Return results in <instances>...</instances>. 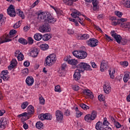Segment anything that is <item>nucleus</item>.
I'll return each instance as SVG.
<instances>
[{
	"label": "nucleus",
	"instance_id": "obj_1",
	"mask_svg": "<svg viewBox=\"0 0 130 130\" xmlns=\"http://www.w3.org/2000/svg\"><path fill=\"white\" fill-rule=\"evenodd\" d=\"M38 20H39L41 23L45 22L42 25H41L39 27V30L42 33L50 31V26L49 24H54L56 22L55 18H54L50 13L47 12H41L38 14ZM48 23L49 24H48Z\"/></svg>",
	"mask_w": 130,
	"mask_h": 130
},
{
	"label": "nucleus",
	"instance_id": "obj_2",
	"mask_svg": "<svg viewBox=\"0 0 130 130\" xmlns=\"http://www.w3.org/2000/svg\"><path fill=\"white\" fill-rule=\"evenodd\" d=\"M7 13L10 17H16V14H17V15H18V16L22 19H24L25 18V15H24L23 11H21L20 9H16V11L15 10V7L13 5H10L8 8Z\"/></svg>",
	"mask_w": 130,
	"mask_h": 130
},
{
	"label": "nucleus",
	"instance_id": "obj_3",
	"mask_svg": "<svg viewBox=\"0 0 130 130\" xmlns=\"http://www.w3.org/2000/svg\"><path fill=\"white\" fill-rule=\"evenodd\" d=\"M56 61V55L55 54H51L48 56L45 59V62L44 64L45 67H50L54 64Z\"/></svg>",
	"mask_w": 130,
	"mask_h": 130
},
{
	"label": "nucleus",
	"instance_id": "obj_4",
	"mask_svg": "<svg viewBox=\"0 0 130 130\" xmlns=\"http://www.w3.org/2000/svg\"><path fill=\"white\" fill-rule=\"evenodd\" d=\"M72 53L74 56H75V57H77V58H79V59H84L86 58L88 55V53L83 50L74 51Z\"/></svg>",
	"mask_w": 130,
	"mask_h": 130
},
{
	"label": "nucleus",
	"instance_id": "obj_5",
	"mask_svg": "<svg viewBox=\"0 0 130 130\" xmlns=\"http://www.w3.org/2000/svg\"><path fill=\"white\" fill-rule=\"evenodd\" d=\"M77 69L78 70H82L83 72L85 70L92 71V69H91V66H90L88 63L83 62H81L77 65Z\"/></svg>",
	"mask_w": 130,
	"mask_h": 130
},
{
	"label": "nucleus",
	"instance_id": "obj_6",
	"mask_svg": "<svg viewBox=\"0 0 130 130\" xmlns=\"http://www.w3.org/2000/svg\"><path fill=\"white\" fill-rule=\"evenodd\" d=\"M127 21V19L121 18L118 20V24H120L122 28H128L130 29V22H125Z\"/></svg>",
	"mask_w": 130,
	"mask_h": 130
},
{
	"label": "nucleus",
	"instance_id": "obj_7",
	"mask_svg": "<svg viewBox=\"0 0 130 130\" xmlns=\"http://www.w3.org/2000/svg\"><path fill=\"white\" fill-rule=\"evenodd\" d=\"M71 16L72 18L76 19L77 20H78V21H81V16H82V14L79 11L76 9H73L72 10V13H71Z\"/></svg>",
	"mask_w": 130,
	"mask_h": 130
},
{
	"label": "nucleus",
	"instance_id": "obj_8",
	"mask_svg": "<svg viewBox=\"0 0 130 130\" xmlns=\"http://www.w3.org/2000/svg\"><path fill=\"white\" fill-rule=\"evenodd\" d=\"M99 42L98 40L94 38L90 39L86 41V44L90 47H96L98 45Z\"/></svg>",
	"mask_w": 130,
	"mask_h": 130
},
{
	"label": "nucleus",
	"instance_id": "obj_9",
	"mask_svg": "<svg viewBox=\"0 0 130 130\" xmlns=\"http://www.w3.org/2000/svg\"><path fill=\"white\" fill-rule=\"evenodd\" d=\"M39 119L40 120H45V119H47L49 120H51V118H52V116L49 113L45 114H41L38 116Z\"/></svg>",
	"mask_w": 130,
	"mask_h": 130
},
{
	"label": "nucleus",
	"instance_id": "obj_10",
	"mask_svg": "<svg viewBox=\"0 0 130 130\" xmlns=\"http://www.w3.org/2000/svg\"><path fill=\"white\" fill-rule=\"evenodd\" d=\"M85 2H86V3L92 2L93 11L99 10V5H98L99 4V1L98 0H85Z\"/></svg>",
	"mask_w": 130,
	"mask_h": 130
},
{
	"label": "nucleus",
	"instance_id": "obj_11",
	"mask_svg": "<svg viewBox=\"0 0 130 130\" xmlns=\"http://www.w3.org/2000/svg\"><path fill=\"white\" fill-rule=\"evenodd\" d=\"M81 73H83L82 70L77 69L75 71L73 76L75 81H79L81 79Z\"/></svg>",
	"mask_w": 130,
	"mask_h": 130
},
{
	"label": "nucleus",
	"instance_id": "obj_12",
	"mask_svg": "<svg viewBox=\"0 0 130 130\" xmlns=\"http://www.w3.org/2000/svg\"><path fill=\"white\" fill-rule=\"evenodd\" d=\"M55 116L57 121H61L63 119V113L59 110L55 112Z\"/></svg>",
	"mask_w": 130,
	"mask_h": 130
},
{
	"label": "nucleus",
	"instance_id": "obj_13",
	"mask_svg": "<svg viewBox=\"0 0 130 130\" xmlns=\"http://www.w3.org/2000/svg\"><path fill=\"white\" fill-rule=\"evenodd\" d=\"M25 83L27 86H32L34 84V78L31 76H28L25 80Z\"/></svg>",
	"mask_w": 130,
	"mask_h": 130
},
{
	"label": "nucleus",
	"instance_id": "obj_14",
	"mask_svg": "<svg viewBox=\"0 0 130 130\" xmlns=\"http://www.w3.org/2000/svg\"><path fill=\"white\" fill-rule=\"evenodd\" d=\"M8 123V120L7 119L3 118L0 120V127L1 128H5L7 124Z\"/></svg>",
	"mask_w": 130,
	"mask_h": 130
},
{
	"label": "nucleus",
	"instance_id": "obj_15",
	"mask_svg": "<svg viewBox=\"0 0 130 130\" xmlns=\"http://www.w3.org/2000/svg\"><path fill=\"white\" fill-rule=\"evenodd\" d=\"M30 55L32 57H37L38 55V49L37 48H32L30 49Z\"/></svg>",
	"mask_w": 130,
	"mask_h": 130
},
{
	"label": "nucleus",
	"instance_id": "obj_16",
	"mask_svg": "<svg viewBox=\"0 0 130 130\" xmlns=\"http://www.w3.org/2000/svg\"><path fill=\"white\" fill-rule=\"evenodd\" d=\"M104 91L106 94H109L111 92V87L107 83H105L104 85Z\"/></svg>",
	"mask_w": 130,
	"mask_h": 130
},
{
	"label": "nucleus",
	"instance_id": "obj_17",
	"mask_svg": "<svg viewBox=\"0 0 130 130\" xmlns=\"http://www.w3.org/2000/svg\"><path fill=\"white\" fill-rule=\"evenodd\" d=\"M108 69V64H107V62L106 61L104 60L101 63V72H104V70H107Z\"/></svg>",
	"mask_w": 130,
	"mask_h": 130
},
{
	"label": "nucleus",
	"instance_id": "obj_18",
	"mask_svg": "<svg viewBox=\"0 0 130 130\" xmlns=\"http://www.w3.org/2000/svg\"><path fill=\"white\" fill-rule=\"evenodd\" d=\"M104 125L101 122L99 121L95 124V128L97 130H103L104 129Z\"/></svg>",
	"mask_w": 130,
	"mask_h": 130
},
{
	"label": "nucleus",
	"instance_id": "obj_19",
	"mask_svg": "<svg viewBox=\"0 0 130 130\" xmlns=\"http://www.w3.org/2000/svg\"><path fill=\"white\" fill-rule=\"evenodd\" d=\"M27 114L28 116H29V115H31V114H33V113H34V107L31 105L29 106L27 108Z\"/></svg>",
	"mask_w": 130,
	"mask_h": 130
},
{
	"label": "nucleus",
	"instance_id": "obj_20",
	"mask_svg": "<svg viewBox=\"0 0 130 130\" xmlns=\"http://www.w3.org/2000/svg\"><path fill=\"white\" fill-rule=\"evenodd\" d=\"M64 60H66V61H68V63L69 64H71L72 66H76L77 63H78V60L75 59H68L64 58Z\"/></svg>",
	"mask_w": 130,
	"mask_h": 130
},
{
	"label": "nucleus",
	"instance_id": "obj_21",
	"mask_svg": "<svg viewBox=\"0 0 130 130\" xmlns=\"http://www.w3.org/2000/svg\"><path fill=\"white\" fill-rule=\"evenodd\" d=\"M84 119L85 121H87V122H92L93 121V118L91 117V114H86L84 117Z\"/></svg>",
	"mask_w": 130,
	"mask_h": 130
},
{
	"label": "nucleus",
	"instance_id": "obj_22",
	"mask_svg": "<svg viewBox=\"0 0 130 130\" xmlns=\"http://www.w3.org/2000/svg\"><path fill=\"white\" fill-rule=\"evenodd\" d=\"M90 36H89L88 34H85L83 35H80L78 37V39H80L81 40H87V39H88L89 38Z\"/></svg>",
	"mask_w": 130,
	"mask_h": 130
},
{
	"label": "nucleus",
	"instance_id": "obj_23",
	"mask_svg": "<svg viewBox=\"0 0 130 130\" xmlns=\"http://www.w3.org/2000/svg\"><path fill=\"white\" fill-rule=\"evenodd\" d=\"M43 39V36L42 34L39 33H37L34 36V39L37 40V41H39Z\"/></svg>",
	"mask_w": 130,
	"mask_h": 130
},
{
	"label": "nucleus",
	"instance_id": "obj_24",
	"mask_svg": "<svg viewBox=\"0 0 130 130\" xmlns=\"http://www.w3.org/2000/svg\"><path fill=\"white\" fill-rule=\"evenodd\" d=\"M11 40L12 39H7V37L4 36L1 38V41H0V44H2V43H5L6 42H10V41H11Z\"/></svg>",
	"mask_w": 130,
	"mask_h": 130
},
{
	"label": "nucleus",
	"instance_id": "obj_25",
	"mask_svg": "<svg viewBox=\"0 0 130 130\" xmlns=\"http://www.w3.org/2000/svg\"><path fill=\"white\" fill-rule=\"evenodd\" d=\"M36 126L38 129H43V123L41 121H38L36 124Z\"/></svg>",
	"mask_w": 130,
	"mask_h": 130
},
{
	"label": "nucleus",
	"instance_id": "obj_26",
	"mask_svg": "<svg viewBox=\"0 0 130 130\" xmlns=\"http://www.w3.org/2000/svg\"><path fill=\"white\" fill-rule=\"evenodd\" d=\"M113 38L115 39V41L117 43L119 44L121 42V40L122 39V37L120 35H119L118 34L116 36L114 37Z\"/></svg>",
	"mask_w": 130,
	"mask_h": 130
},
{
	"label": "nucleus",
	"instance_id": "obj_27",
	"mask_svg": "<svg viewBox=\"0 0 130 130\" xmlns=\"http://www.w3.org/2000/svg\"><path fill=\"white\" fill-rule=\"evenodd\" d=\"M122 4L123 5H124V6L126 8H130V0L126 1L125 0H123L122 1Z\"/></svg>",
	"mask_w": 130,
	"mask_h": 130
},
{
	"label": "nucleus",
	"instance_id": "obj_28",
	"mask_svg": "<svg viewBox=\"0 0 130 130\" xmlns=\"http://www.w3.org/2000/svg\"><path fill=\"white\" fill-rule=\"evenodd\" d=\"M51 38V35L49 34H45L43 36V40L44 41H48Z\"/></svg>",
	"mask_w": 130,
	"mask_h": 130
},
{
	"label": "nucleus",
	"instance_id": "obj_29",
	"mask_svg": "<svg viewBox=\"0 0 130 130\" xmlns=\"http://www.w3.org/2000/svg\"><path fill=\"white\" fill-rule=\"evenodd\" d=\"M18 42H19V43H21V44H23V45H25L28 44V42H27V40L22 38H20L19 39Z\"/></svg>",
	"mask_w": 130,
	"mask_h": 130
},
{
	"label": "nucleus",
	"instance_id": "obj_30",
	"mask_svg": "<svg viewBox=\"0 0 130 130\" xmlns=\"http://www.w3.org/2000/svg\"><path fill=\"white\" fill-rule=\"evenodd\" d=\"M40 47L41 49H42V50H47V49H48V48H49V46L48 44H42Z\"/></svg>",
	"mask_w": 130,
	"mask_h": 130
},
{
	"label": "nucleus",
	"instance_id": "obj_31",
	"mask_svg": "<svg viewBox=\"0 0 130 130\" xmlns=\"http://www.w3.org/2000/svg\"><path fill=\"white\" fill-rule=\"evenodd\" d=\"M90 116L91 117V118H92V120H94V119L97 117V112L94 110L92 111L91 112V114H90Z\"/></svg>",
	"mask_w": 130,
	"mask_h": 130
},
{
	"label": "nucleus",
	"instance_id": "obj_32",
	"mask_svg": "<svg viewBox=\"0 0 130 130\" xmlns=\"http://www.w3.org/2000/svg\"><path fill=\"white\" fill-rule=\"evenodd\" d=\"M79 106L80 107L82 108V109H84V110H87L90 108L89 106H87L85 104H80Z\"/></svg>",
	"mask_w": 130,
	"mask_h": 130
},
{
	"label": "nucleus",
	"instance_id": "obj_33",
	"mask_svg": "<svg viewBox=\"0 0 130 130\" xmlns=\"http://www.w3.org/2000/svg\"><path fill=\"white\" fill-rule=\"evenodd\" d=\"M128 80H129V77L128 76V74H127V73H126L124 75L123 81L124 83H127Z\"/></svg>",
	"mask_w": 130,
	"mask_h": 130
},
{
	"label": "nucleus",
	"instance_id": "obj_34",
	"mask_svg": "<svg viewBox=\"0 0 130 130\" xmlns=\"http://www.w3.org/2000/svg\"><path fill=\"white\" fill-rule=\"evenodd\" d=\"M17 59L18 60H19V61H21V60H23V59H24V55H23L22 53L20 52L17 56Z\"/></svg>",
	"mask_w": 130,
	"mask_h": 130
},
{
	"label": "nucleus",
	"instance_id": "obj_35",
	"mask_svg": "<svg viewBox=\"0 0 130 130\" xmlns=\"http://www.w3.org/2000/svg\"><path fill=\"white\" fill-rule=\"evenodd\" d=\"M29 105V103L28 102H24L21 105V108L22 109H25Z\"/></svg>",
	"mask_w": 130,
	"mask_h": 130
},
{
	"label": "nucleus",
	"instance_id": "obj_36",
	"mask_svg": "<svg viewBox=\"0 0 130 130\" xmlns=\"http://www.w3.org/2000/svg\"><path fill=\"white\" fill-rule=\"evenodd\" d=\"M3 18H4V15H3V14H0V26H3V24L5 23Z\"/></svg>",
	"mask_w": 130,
	"mask_h": 130
},
{
	"label": "nucleus",
	"instance_id": "obj_37",
	"mask_svg": "<svg viewBox=\"0 0 130 130\" xmlns=\"http://www.w3.org/2000/svg\"><path fill=\"white\" fill-rule=\"evenodd\" d=\"M115 15H116L117 17H118V18H121L122 16V12L116 11H115Z\"/></svg>",
	"mask_w": 130,
	"mask_h": 130
},
{
	"label": "nucleus",
	"instance_id": "obj_38",
	"mask_svg": "<svg viewBox=\"0 0 130 130\" xmlns=\"http://www.w3.org/2000/svg\"><path fill=\"white\" fill-rule=\"evenodd\" d=\"M39 100L40 104H42V105H44L45 103V100H44V98H43L42 96H41L39 98Z\"/></svg>",
	"mask_w": 130,
	"mask_h": 130
},
{
	"label": "nucleus",
	"instance_id": "obj_39",
	"mask_svg": "<svg viewBox=\"0 0 130 130\" xmlns=\"http://www.w3.org/2000/svg\"><path fill=\"white\" fill-rule=\"evenodd\" d=\"M120 66H123L124 67H127L128 66V62L127 61H124L120 62Z\"/></svg>",
	"mask_w": 130,
	"mask_h": 130
},
{
	"label": "nucleus",
	"instance_id": "obj_40",
	"mask_svg": "<svg viewBox=\"0 0 130 130\" xmlns=\"http://www.w3.org/2000/svg\"><path fill=\"white\" fill-rule=\"evenodd\" d=\"M23 116H24V117H28V116H28V114H27V112H24V113L19 114L17 116V117H19V118L22 117Z\"/></svg>",
	"mask_w": 130,
	"mask_h": 130
},
{
	"label": "nucleus",
	"instance_id": "obj_41",
	"mask_svg": "<svg viewBox=\"0 0 130 130\" xmlns=\"http://www.w3.org/2000/svg\"><path fill=\"white\" fill-rule=\"evenodd\" d=\"M98 99H99V100H100V101L101 102L102 101H104V100H105V99L104 96H103V94H100L98 96Z\"/></svg>",
	"mask_w": 130,
	"mask_h": 130
},
{
	"label": "nucleus",
	"instance_id": "obj_42",
	"mask_svg": "<svg viewBox=\"0 0 130 130\" xmlns=\"http://www.w3.org/2000/svg\"><path fill=\"white\" fill-rule=\"evenodd\" d=\"M55 92H59V93H60L61 92V90H60V85H57L55 87Z\"/></svg>",
	"mask_w": 130,
	"mask_h": 130
},
{
	"label": "nucleus",
	"instance_id": "obj_43",
	"mask_svg": "<svg viewBox=\"0 0 130 130\" xmlns=\"http://www.w3.org/2000/svg\"><path fill=\"white\" fill-rule=\"evenodd\" d=\"M115 73V71H109V75L110 76L111 79H114V74Z\"/></svg>",
	"mask_w": 130,
	"mask_h": 130
},
{
	"label": "nucleus",
	"instance_id": "obj_44",
	"mask_svg": "<svg viewBox=\"0 0 130 130\" xmlns=\"http://www.w3.org/2000/svg\"><path fill=\"white\" fill-rule=\"evenodd\" d=\"M103 124L104 126L105 127V125H108L109 124V122L107 121V118H104V122H103Z\"/></svg>",
	"mask_w": 130,
	"mask_h": 130
},
{
	"label": "nucleus",
	"instance_id": "obj_45",
	"mask_svg": "<svg viewBox=\"0 0 130 130\" xmlns=\"http://www.w3.org/2000/svg\"><path fill=\"white\" fill-rule=\"evenodd\" d=\"M22 73L24 75H28L29 74V70L28 68H25L22 70Z\"/></svg>",
	"mask_w": 130,
	"mask_h": 130
},
{
	"label": "nucleus",
	"instance_id": "obj_46",
	"mask_svg": "<svg viewBox=\"0 0 130 130\" xmlns=\"http://www.w3.org/2000/svg\"><path fill=\"white\" fill-rule=\"evenodd\" d=\"M20 24H21V23H20V21H18V22H17L14 24L13 28H14V29H17V28H19V27H20Z\"/></svg>",
	"mask_w": 130,
	"mask_h": 130
},
{
	"label": "nucleus",
	"instance_id": "obj_47",
	"mask_svg": "<svg viewBox=\"0 0 130 130\" xmlns=\"http://www.w3.org/2000/svg\"><path fill=\"white\" fill-rule=\"evenodd\" d=\"M30 28H31V26L29 25H26L24 27L23 30L24 32H27L30 30Z\"/></svg>",
	"mask_w": 130,
	"mask_h": 130
},
{
	"label": "nucleus",
	"instance_id": "obj_48",
	"mask_svg": "<svg viewBox=\"0 0 130 130\" xmlns=\"http://www.w3.org/2000/svg\"><path fill=\"white\" fill-rule=\"evenodd\" d=\"M28 42L29 44H33L34 43V40L31 37H28Z\"/></svg>",
	"mask_w": 130,
	"mask_h": 130
},
{
	"label": "nucleus",
	"instance_id": "obj_49",
	"mask_svg": "<svg viewBox=\"0 0 130 130\" xmlns=\"http://www.w3.org/2000/svg\"><path fill=\"white\" fill-rule=\"evenodd\" d=\"M66 4L68 5V6H73V4H74V1L72 0H68L66 2Z\"/></svg>",
	"mask_w": 130,
	"mask_h": 130
},
{
	"label": "nucleus",
	"instance_id": "obj_50",
	"mask_svg": "<svg viewBox=\"0 0 130 130\" xmlns=\"http://www.w3.org/2000/svg\"><path fill=\"white\" fill-rule=\"evenodd\" d=\"M4 80V81H8L9 79H10V77L8 75H3L2 77V78Z\"/></svg>",
	"mask_w": 130,
	"mask_h": 130
},
{
	"label": "nucleus",
	"instance_id": "obj_51",
	"mask_svg": "<svg viewBox=\"0 0 130 130\" xmlns=\"http://www.w3.org/2000/svg\"><path fill=\"white\" fill-rule=\"evenodd\" d=\"M16 33H17V30H15V29H12V30H11L10 32H9V34L10 35H11V36L16 34Z\"/></svg>",
	"mask_w": 130,
	"mask_h": 130
},
{
	"label": "nucleus",
	"instance_id": "obj_52",
	"mask_svg": "<svg viewBox=\"0 0 130 130\" xmlns=\"http://www.w3.org/2000/svg\"><path fill=\"white\" fill-rule=\"evenodd\" d=\"M8 74H9V72L8 71V70L3 71L1 73L2 76H7L8 75Z\"/></svg>",
	"mask_w": 130,
	"mask_h": 130
},
{
	"label": "nucleus",
	"instance_id": "obj_53",
	"mask_svg": "<svg viewBox=\"0 0 130 130\" xmlns=\"http://www.w3.org/2000/svg\"><path fill=\"white\" fill-rule=\"evenodd\" d=\"M114 124L117 128H120V127H121V125L117 121L115 122Z\"/></svg>",
	"mask_w": 130,
	"mask_h": 130
},
{
	"label": "nucleus",
	"instance_id": "obj_54",
	"mask_svg": "<svg viewBox=\"0 0 130 130\" xmlns=\"http://www.w3.org/2000/svg\"><path fill=\"white\" fill-rule=\"evenodd\" d=\"M118 20H117V21H112V25H113V26H116V25H117V24H118V25L120 24V23H118Z\"/></svg>",
	"mask_w": 130,
	"mask_h": 130
},
{
	"label": "nucleus",
	"instance_id": "obj_55",
	"mask_svg": "<svg viewBox=\"0 0 130 130\" xmlns=\"http://www.w3.org/2000/svg\"><path fill=\"white\" fill-rule=\"evenodd\" d=\"M73 89L74 90V91H78V90L80 89V87L77 85H74L73 86Z\"/></svg>",
	"mask_w": 130,
	"mask_h": 130
},
{
	"label": "nucleus",
	"instance_id": "obj_56",
	"mask_svg": "<svg viewBox=\"0 0 130 130\" xmlns=\"http://www.w3.org/2000/svg\"><path fill=\"white\" fill-rule=\"evenodd\" d=\"M23 127L24 128V129H28V128L29 127L28 124H27V123H26L25 122H23Z\"/></svg>",
	"mask_w": 130,
	"mask_h": 130
},
{
	"label": "nucleus",
	"instance_id": "obj_57",
	"mask_svg": "<svg viewBox=\"0 0 130 130\" xmlns=\"http://www.w3.org/2000/svg\"><path fill=\"white\" fill-rule=\"evenodd\" d=\"M16 67V65L11 63V64H10V66L8 67V69L9 70H12V69H14V67Z\"/></svg>",
	"mask_w": 130,
	"mask_h": 130
},
{
	"label": "nucleus",
	"instance_id": "obj_58",
	"mask_svg": "<svg viewBox=\"0 0 130 130\" xmlns=\"http://www.w3.org/2000/svg\"><path fill=\"white\" fill-rule=\"evenodd\" d=\"M105 36H106V39L107 40H108L109 41H113V39H111V37H109L108 35H105Z\"/></svg>",
	"mask_w": 130,
	"mask_h": 130
},
{
	"label": "nucleus",
	"instance_id": "obj_59",
	"mask_svg": "<svg viewBox=\"0 0 130 130\" xmlns=\"http://www.w3.org/2000/svg\"><path fill=\"white\" fill-rule=\"evenodd\" d=\"M111 36L113 37V38L118 35L116 32H115V31L114 30H112L111 32Z\"/></svg>",
	"mask_w": 130,
	"mask_h": 130
},
{
	"label": "nucleus",
	"instance_id": "obj_60",
	"mask_svg": "<svg viewBox=\"0 0 130 130\" xmlns=\"http://www.w3.org/2000/svg\"><path fill=\"white\" fill-rule=\"evenodd\" d=\"M23 64H24V67H28L30 66V62L28 61H24Z\"/></svg>",
	"mask_w": 130,
	"mask_h": 130
},
{
	"label": "nucleus",
	"instance_id": "obj_61",
	"mask_svg": "<svg viewBox=\"0 0 130 130\" xmlns=\"http://www.w3.org/2000/svg\"><path fill=\"white\" fill-rule=\"evenodd\" d=\"M70 111L69 110H66L64 113V115H66V116H70Z\"/></svg>",
	"mask_w": 130,
	"mask_h": 130
},
{
	"label": "nucleus",
	"instance_id": "obj_62",
	"mask_svg": "<svg viewBox=\"0 0 130 130\" xmlns=\"http://www.w3.org/2000/svg\"><path fill=\"white\" fill-rule=\"evenodd\" d=\"M66 68H67V64L63 63L61 66V71H65Z\"/></svg>",
	"mask_w": 130,
	"mask_h": 130
},
{
	"label": "nucleus",
	"instance_id": "obj_63",
	"mask_svg": "<svg viewBox=\"0 0 130 130\" xmlns=\"http://www.w3.org/2000/svg\"><path fill=\"white\" fill-rule=\"evenodd\" d=\"M67 33H68V34H69V35H72V34H74L75 33V32H74V30H73L68 29V31H67Z\"/></svg>",
	"mask_w": 130,
	"mask_h": 130
},
{
	"label": "nucleus",
	"instance_id": "obj_64",
	"mask_svg": "<svg viewBox=\"0 0 130 130\" xmlns=\"http://www.w3.org/2000/svg\"><path fill=\"white\" fill-rule=\"evenodd\" d=\"M11 63H12V64H14L15 66H16V64H17L18 62H17V60H16V59H13L11 61Z\"/></svg>",
	"mask_w": 130,
	"mask_h": 130
}]
</instances>
